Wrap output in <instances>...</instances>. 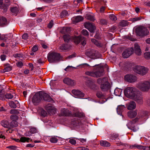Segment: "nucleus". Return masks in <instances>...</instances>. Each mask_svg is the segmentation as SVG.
I'll list each match as a JSON object with an SVG mask.
<instances>
[{
    "label": "nucleus",
    "mask_w": 150,
    "mask_h": 150,
    "mask_svg": "<svg viewBox=\"0 0 150 150\" xmlns=\"http://www.w3.org/2000/svg\"><path fill=\"white\" fill-rule=\"evenodd\" d=\"M98 66L97 68V71L96 72L87 71L85 72L86 75L90 76L98 77L102 76L103 74L104 71L103 66H101L100 64L96 65L92 67H95Z\"/></svg>",
    "instance_id": "f257e3e1"
},
{
    "label": "nucleus",
    "mask_w": 150,
    "mask_h": 150,
    "mask_svg": "<svg viewBox=\"0 0 150 150\" xmlns=\"http://www.w3.org/2000/svg\"><path fill=\"white\" fill-rule=\"evenodd\" d=\"M147 114L146 112L143 111L140 113V115L139 113L137 117L132 121H130L129 122L127 125V126L129 129L133 130L134 132H136L138 129L134 126L132 125L137 122L141 117H143L145 116Z\"/></svg>",
    "instance_id": "f03ea898"
},
{
    "label": "nucleus",
    "mask_w": 150,
    "mask_h": 150,
    "mask_svg": "<svg viewBox=\"0 0 150 150\" xmlns=\"http://www.w3.org/2000/svg\"><path fill=\"white\" fill-rule=\"evenodd\" d=\"M97 82L99 84H101L100 88L103 91H107L110 89V84L108 81L107 78L105 77L103 79L99 78L98 79Z\"/></svg>",
    "instance_id": "7ed1b4c3"
},
{
    "label": "nucleus",
    "mask_w": 150,
    "mask_h": 150,
    "mask_svg": "<svg viewBox=\"0 0 150 150\" xmlns=\"http://www.w3.org/2000/svg\"><path fill=\"white\" fill-rule=\"evenodd\" d=\"M48 61L51 63L59 61L61 57L59 53L54 52H50L47 56Z\"/></svg>",
    "instance_id": "20e7f679"
},
{
    "label": "nucleus",
    "mask_w": 150,
    "mask_h": 150,
    "mask_svg": "<svg viewBox=\"0 0 150 150\" xmlns=\"http://www.w3.org/2000/svg\"><path fill=\"white\" fill-rule=\"evenodd\" d=\"M137 87L142 91H147L150 88V83L147 81L139 83Z\"/></svg>",
    "instance_id": "39448f33"
},
{
    "label": "nucleus",
    "mask_w": 150,
    "mask_h": 150,
    "mask_svg": "<svg viewBox=\"0 0 150 150\" xmlns=\"http://www.w3.org/2000/svg\"><path fill=\"white\" fill-rule=\"evenodd\" d=\"M134 70L137 73L144 75L147 72L148 69L144 66H137L134 67Z\"/></svg>",
    "instance_id": "423d86ee"
},
{
    "label": "nucleus",
    "mask_w": 150,
    "mask_h": 150,
    "mask_svg": "<svg viewBox=\"0 0 150 150\" xmlns=\"http://www.w3.org/2000/svg\"><path fill=\"white\" fill-rule=\"evenodd\" d=\"M41 91L36 93L32 98V101L34 105H38L42 100Z\"/></svg>",
    "instance_id": "0eeeda50"
},
{
    "label": "nucleus",
    "mask_w": 150,
    "mask_h": 150,
    "mask_svg": "<svg viewBox=\"0 0 150 150\" xmlns=\"http://www.w3.org/2000/svg\"><path fill=\"white\" fill-rule=\"evenodd\" d=\"M137 33L139 36H144L147 35L149 32L147 28L143 26H140L136 29Z\"/></svg>",
    "instance_id": "6e6552de"
},
{
    "label": "nucleus",
    "mask_w": 150,
    "mask_h": 150,
    "mask_svg": "<svg viewBox=\"0 0 150 150\" xmlns=\"http://www.w3.org/2000/svg\"><path fill=\"white\" fill-rule=\"evenodd\" d=\"M134 88L132 87H128L124 90L125 96L128 97H133L135 95Z\"/></svg>",
    "instance_id": "1a4fd4ad"
},
{
    "label": "nucleus",
    "mask_w": 150,
    "mask_h": 150,
    "mask_svg": "<svg viewBox=\"0 0 150 150\" xmlns=\"http://www.w3.org/2000/svg\"><path fill=\"white\" fill-rule=\"evenodd\" d=\"M98 52L93 49H89L86 50L85 54L90 58L95 59L97 58Z\"/></svg>",
    "instance_id": "9d476101"
},
{
    "label": "nucleus",
    "mask_w": 150,
    "mask_h": 150,
    "mask_svg": "<svg viewBox=\"0 0 150 150\" xmlns=\"http://www.w3.org/2000/svg\"><path fill=\"white\" fill-rule=\"evenodd\" d=\"M45 109L50 114H54L56 112V108L51 104H48L45 106Z\"/></svg>",
    "instance_id": "9b49d317"
},
{
    "label": "nucleus",
    "mask_w": 150,
    "mask_h": 150,
    "mask_svg": "<svg viewBox=\"0 0 150 150\" xmlns=\"http://www.w3.org/2000/svg\"><path fill=\"white\" fill-rule=\"evenodd\" d=\"M134 52V49L132 47L126 49L122 53V56L124 58H128Z\"/></svg>",
    "instance_id": "f8f14e48"
},
{
    "label": "nucleus",
    "mask_w": 150,
    "mask_h": 150,
    "mask_svg": "<svg viewBox=\"0 0 150 150\" xmlns=\"http://www.w3.org/2000/svg\"><path fill=\"white\" fill-rule=\"evenodd\" d=\"M125 79L128 82L133 83L136 81L137 78L136 76L132 74H128L125 76Z\"/></svg>",
    "instance_id": "ddd939ff"
},
{
    "label": "nucleus",
    "mask_w": 150,
    "mask_h": 150,
    "mask_svg": "<svg viewBox=\"0 0 150 150\" xmlns=\"http://www.w3.org/2000/svg\"><path fill=\"white\" fill-rule=\"evenodd\" d=\"M42 100L43 99L45 101L48 102H53L54 100L47 93L41 91Z\"/></svg>",
    "instance_id": "4468645a"
},
{
    "label": "nucleus",
    "mask_w": 150,
    "mask_h": 150,
    "mask_svg": "<svg viewBox=\"0 0 150 150\" xmlns=\"http://www.w3.org/2000/svg\"><path fill=\"white\" fill-rule=\"evenodd\" d=\"M72 93L76 98H77L83 97L84 95L83 93L78 90H73Z\"/></svg>",
    "instance_id": "2eb2a0df"
},
{
    "label": "nucleus",
    "mask_w": 150,
    "mask_h": 150,
    "mask_svg": "<svg viewBox=\"0 0 150 150\" xmlns=\"http://www.w3.org/2000/svg\"><path fill=\"white\" fill-rule=\"evenodd\" d=\"M71 47L70 44H63L59 47V49L62 51L65 52L69 50Z\"/></svg>",
    "instance_id": "dca6fc26"
},
{
    "label": "nucleus",
    "mask_w": 150,
    "mask_h": 150,
    "mask_svg": "<svg viewBox=\"0 0 150 150\" xmlns=\"http://www.w3.org/2000/svg\"><path fill=\"white\" fill-rule=\"evenodd\" d=\"M133 97L134 100L139 104H142L143 103L144 101L142 96L140 94H137L136 96L135 95Z\"/></svg>",
    "instance_id": "f3484780"
},
{
    "label": "nucleus",
    "mask_w": 150,
    "mask_h": 150,
    "mask_svg": "<svg viewBox=\"0 0 150 150\" xmlns=\"http://www.w3.org/2000/svg\"><path fill=\"white\" fill-rule=\"evenodd\" d=\"M134 50L135 54L137 55H140L142 54V51L140 46L138 44L136 43L134 45Z\"/></svg>",
    "instance_id": "a211bd4d"
},
{
    "label": "nucleus",
    "mask_w": 150,
    "mask_h": 150,
    "mask_svg": "<svg viewBox=\"0 0 150 150\" xmlns=\"http://www.w3.org/2000/svg\"><path fill=\"white\" fill-rule=\"evenodd\" d=\"M85 27L90 32L92 33L96 29L95 26L90 23H86L85 24Z\"/></svg>",
    "instance_id": "6ab92c4d"
},
{
    "label": "nucleus",
    "mask_w": 150,
    "mask_h": 150,
    "mask_svg": "<svg viewBox=\"0 0 150 150\" xmlns=\"http://www.w3.org/2000/svg\"><path fill=\"white\" fill-rule=\"evenodd\" d=\"M63 81L64 83L71 86H74L75 84L74 80H72L68 78L64 79Z\"/></svg>",
    "instance_id": "aec40b11"
},
{
    "label": "nucleus",
    "mask_w": 150,
    "mask_h": 150,
    "mask_svg": "<svg viewBox=\"0 0 150 150\" xmlns=\"http://www.w3.org/2000/svg\"><path fill=\"white\" fill-rule=\"evenodd\" d=\"M15 102L13 101H10L8 103L9 106L12 108H15L19 106V102L17 100L15 101Z\"/></svg>",
    "instance_id": "412c9836"
},
{
    "label": "nucleus",
    "mask_w": 150,
    "mask_h": 150,
    "mask_svg": "<svg viewBox=\"0 0 150 150\" xmlns=\"http://www.w3.org/2000/svg\"><path fill=\"white\" fill-rule=\"evenodd\" d=\"M7 24L6 19L3 16L0 17V26L3 27Z\"/></svg>",
    "instance_id": "4be33fe9"
},
{
    "label": "nucleus",
    "mask_w": 150,
    "mask_h": 150,
    "mask_svg": "<svg viewBox=\"0 0 150 150\" xmlns=\"http://www.w3.org/2000/svg\"><path fill=\"white\" fill-rule=\"evenodd\" d=\"M10 1L9 0H6L4 4L3 2V0H0V8H2L4 6L6 7L10 5Z\"/></svg>",
    "instance_id": "5701e85b"
},
{
    "label": "nucleus",
    "mask_w": 150,
    "mask_h": 150,
    "mask_svg": "<svg viewBox=\"0 0 150 150\" xmlns=\"http://www.w3.org/2000/svg\"><path fill=\"white\" fill-rule=\"evenodd\" d=\"M83 18L81 16H77L73 17L71 20L74 22L77 23L83 21Z\"/></svg>",
    "instance_id": "b1692460"
},
{
    "label": "nucleus",
    "mask_w": 150,
    "mask_h": 150,
    "mask_svg": "<svg viewBox=\"0 0 150 150\" xmlns=\"http://www.w3.org/2000/svg\"><path fill=\"white\" fill-rule=\"evenodd\" d=\"M125 109V107L124 105H120L118 106L117 109V113L120 115H122V112Z\"/></svg>",
    "instance_id": "393cba45"
},
{
    "label": "nucleus",
    "mask_w": 150,
    "mask_h": 150,
    "mask_svg": "<svg viewBox=\"0 0 150 150\" xmlns=\"http://www.w3.org/2000/svg\"><path fill=\"white\" fill-rule=\"evenodd\" d=\"M137 114V112L134 111H131L127 113L128 116L130 118H133L136 116Z\"/></svg>",
    "instance_id": "a878e982"
},
{
    "label": "nucleus",
    "mask_w": 150,
    "mask_h": 150,
    "mask_svg": "<svg viewBox=\"0 0 150 150\" xmlns=\"http://www.w3.org/2000/svg\"><path fill=\"white\" fill-rule=\"evenodd\" d=\"M136 104L135 102L132 101L129 104L127 107V109L129 110L134 109L135 108Z\"/></svg>",
    "instance_id": "bb28decb"
},
{
    "label": "nucleus",
    "mask_w": 150,
    "mask_h": 150,
    "mask_svg": "<svg viewBox=\"0 0 150 150\" xmlns=\"http://www.w3.org/2000/svg\"><path fill=\"white\" fill-rule=\"evenodd\" d=\"M61 114L62 116H69L71 114L67 109H62L61 112Z\"/></svg>",
    "instance_id": "cd10ccee"
},
{
    "label": "nucleus",
    "mask_w": 150,
    "mask_h": 150,
    "mask_svg": "<svg viewBox=\"0 0 150 150\" xmlns=\"http://www.w3.org/2000/svg\"><path fill=\"white\" fill-rule=\"evenodd\" d=\"M1 125L4 127L10 128L9 124L8 121L6 120H3L1 122Z\"/></svg>",
    "instance_id": "c85d7f7f"
},
{
    "label": "nucleus",
    "mask_w": 150,
    "mask_h": 150,
    "mask_svg": "<svg viewBox=\"0 0 150 150\" xmlns=\"http://www.w3.org/2000/svg\"><path fill=\"white\" fill-rule=\"evenodd\" d=\"M100 145L105 147L109 146L110 145V144L108 142L106 141L101 140L100 142Z\"/></svg>",
    "instance_id": "c756f323"
},
{
    "label": "nucleus",
    "mask_w": 150,
    "mask_h": 150,
    "mask_svg": "<svg viewBox=\"0 0 150 150\" xmlns=\"http://www.w3.org/2000/svg\"><path fill=\"white\" fill-rule=\"evenodd\" d=\"M4 67V69L3 70L4 72L8 71L11 70L12 68L9 64H5Z\"/></svg>",
    "instance_id": "7c9ffc66"
},
{
    "label": "nucleus",
    "mask_w": 150,
    "mask_h": 150,
    "mask_svg": "<svg viewBox=\"0 0 150 150\" xmlns=\"http://www.w3.org/2000/svg\"><path fill=\"white\" fill-rule=\"evenodd\" d=\"M118 136L119 135L118 134L113 133L110 134V137L111 139L112 140H116L117 141H118V139H119L118 138Z\"/></svg>",
    "instance_id": "2f4dec72"
},
{
    "label": "nucleus",
    "mask_w": 150,
    "mask_h": 150,
    "mask_svg": "<svg viewBox=\"0 0 150 150\" xmlns=\"http://www.w3.org/2000/svg\"><path fill=\"white\" fill-rule=\"evenodd\" d=\"M122 90L120 88H116L114 91V94L116 96H120L121 94Z\"/></svg>",
    "instance_id": "473e14b6"
},
{
    "label": "nucleus",
    "mask_w": 150,
    "mask_h": 150,
    "mask_svg": "<svg viewBox=\"0 0 150 150\" xmlns=\"http://www.w3.org/2000/svg\"><path fill=\"white\" fill-rule=\"evenodd\" d=\"M11 11L13 13L16 14L18 13L19 11V8L17 7H13L11 8Z\"/></svg>",
    "instance_id": "72a5a7b5"
},
{
    "label": "nucleus",
    "mask_w": 150,
    "mask_h": 150,
    "mask_svg": "<svg viewBox=\"0 0 150 150\" xmlns=\"http://www.w3.org/2000/svg\"><path fill=\"white\" fill-rule=\"evenodd\" d=\"M32 140V139L30 140V139L29 138H26L25 137H21V141L22 142H29L30 141L31 142Z\"/></svg>",
    "instance_id": "f704fd0d"
},
{
    "label": "nucleus",
    "mask_w": 150,
    "mask_h": 150,
    "mask_svg": "<svg viewBox=\"0 0 150 150\" xmlns=\"http://www.w3.org/2000/svg\"><path fill=\"white\" fill-rule=\"evenodd\" d=\"M5 92L4 90L0 89V99L1 100L5 99Z\"/></svg>",
    "instance_id": "c9c22d12"
},
{
    "label": "nucleus",
    "mask_w": 150,
    "mask_h": 150,
    "mask_svg": "<svg viewBox=\"0 0 150 150\" xmlns=\"http://www.w3.org/2000/svg\"><path fill=\"white\" fill-rule=\"evenodd\" d=\"M97 96L99 98L103 99L105 98V95L103 94L100 91H98L96 94Z\"/></svg>",
    "instance_id": "e433bc0d"
},
{
    "label": "nucleus",
    "mask_w": 150,
    "mask_h": 150,
    "mask_svg": "<svg viewBox=\"0 0 150 150\" xmlns=\"http://www.w3.org/2000/svg\"><path fill=\"white\" fill-rule=\"evenodd\" d=\"M10 128L16 127L18 126L17 121H12L9 125Z\"/></svg>",
    "instance_id": "4c0bfd02"
},
{
    "label": "nucleus",
    "mask_w": 150,
    "mask_h": 150,
    "mask_svg": "<svg viewBox=\"0 0 150 150\" xmlns=\"http://www.w3.org/2000/svg\"><path fill=\"white\" fill-rule=\"evenodd\" d=\"M129 22L127 21L123 20L121 21L120 23V25L122 27H125L128 25Z\"/></svg>",
    "instance_id": "58836bf2"
},
{
    "label": "nucleus",
    "mask_w": 150,
    "mask_h": 150,
    "mask_svg": "<svg viewBox=\"0 0 150 150\" xmlns=\"http://www.w3.org/2000/svg\"><path fill=\"white\" fill-rule=\"evenodd\" d=\"M91 41L95 45L98 47H101L102 45L101 44L98 42V41L95 39H91Z\"/></svg>",
    "instance_id": "ea45409f"
},
{
    "label": "nucleus",
    "mask_w": 150,
    "mask_h": 150,
    "mask_svg": "<svg viewBox=\"0 0 150 150\" xmlns=\"http://www.w3.org/2000/svg\"><path fill=\"white\" fill-rule=\"evenodd\" d=\"M63 38L64 42L68 43L71 39V37L69 35L66 34L63 36Z\"/></svg>",
    "instance_id": "a19ab883"
},
{
    "label": "nucleus",
    "mask_w": 150,
    "mask_h": 150,
    "mask_svg": "<svg viewBox=\"0 0 150 150\" xmlns=\"http://www.w3.org/2000/svg\"><path fill=\"white\" fill-rule=\"evenodd\" d=\"M81 40V37L80 36L76 37L74 38V42L76 44H79Z\"/></svg>",
    "instance_id": "79ce46f5"
},
{
    "label": "nucleus",
    "mask_w": 150,
    "mask_h": 150,
    "mask_svg": "<svg viewBox=\"0 0 150 150\" xmlns=\"http://www.w3.org/2000/svg\"><path fill=\"white\" fill-rule=\"evenodd\" d=\"M68 15V12L66 10H64L61 13L60 16L61 18H63L67 16Z\"/></svg>",
    "instance_id": "37998d69"
},
{
    "label": "nucleus",
    "mask_w": 150,
    "mask_h": 150,
    "mask_svg": "<svg viewBox=\"0 0 150 150\" xmlns=\"http://www.w3.org/2000/svg\"><path fill=\"white\" fill-rule=\"evenodd\" d=\"M141 145H138L137 144H135L134 145H130L129 147L131 149H140L141 147Z\"/></svg>",
    "instance_id": "c03bdc74"
},
{
    "label": "nucleus",
    "mask_w": 150,
    "mask_h": 150,
    "mask_svg": "<svg viewBox=\"0 0 150 150\" xmlns=\"http://www.w3.org/2000/svg\"><path fill=\"white\" fill-rule=\"evenodd\" d=\"M13 97V95L11 93H7L5 95V98L8 99L12 98Z\"/></svg>",
    "instance_id": "a18cd8bd"
},
{
    "label": "nucleus",
    "mask_w": 150,
    "mask_h": 150,
    "mask_svg": "<svg viewBox=\"0 0 150 150\" xmlns=\"http://www.w3.org/2000/svg\"><path fill=\"white\" fill-rule=\"evenodd\" d=\"M70 30V28L69 27H64L62 30V32L64 33H68L69 31Z\"/></svg>",
    "instance_id": "49530a36"
},
{
    "label": "nucleus",
    "mask_w": 150,
    "mask_h": 150,
    "mask_svg": "<svg viewBox=\"0 0 150 150\" xmlns=\"http://www.w3.org/2000/svg\"><path fill=\"white\" fill-rule=\"evenodd\" d=\"M10 119L12 121H16L18 120V117L16 115H12L11 116Z\"/></svg>",
    "instance_id": "de8ad7c7"
},
{
    "label": "nucleus",
    "mask_w": 150,
    "mask_h": 150,
    "mask_svg": "<svg viewBox=\"0 0 150 150\" xmlns=\"http://www.w3.org/2000/svg\"><path fill=\"white\" fill-rule=\"evenodd\" d=\"M10 113L11 114H18L19 113V112L18 110L12 109L10 110Z\"/></svg>",
    "instance_id": "09e8293b"
},
{
    "label": "nucleus",
    "mask_w": 150,
    "mask_h": 150,
    "mask_svg": "<svg viewBox=\"0 0 150 150\" xmlns=\"http://www.w3.org/2000/svg\"><path fill=\"white\" fill-rule=\"evenodd\" d=\"M144 56V57L147 59H150V52H148L145 53Z\"/></svg>",
    "instance_id": "8fccbe9b"
},
{
    "label": "nucleus",
    "mask_w": 150,
    "mask_h": 150,
    "mask_svg": "<svg viewBox=\"0 0 150 150\" xmlns=\"http://www.w3.org/2000/svg\"><path fill=\"white\" fill-rule=\"evenodd\" d=\"M86 18L87 19L92 21H93L95 20L94 16L91 15H87Z\"/></svg>",
    "instance_id": "3c124183"
},
{
    "label": "nucleus",
    "mask_w": 150,
    "mask_h": 150,
    "mask_svg": "<svg viewBox=\"0 0 150 150\" xmlns=\"http://www.w3.org/2000/svg\"><path fill=\"white\" fill-rule=\"evenodd\" d=\"M142 18L141 17H137L134 18H131L130 21L132 22H134L139 21L142 19Z\"/></svg>",
    "instance_id": "603ef678"
},
{
    "label": "nucleus",
    "mask_w": 150,
    "mask_h": 150,
    "mask_svg": "<svg viewBox=\"0 0 150 150\" xmlns=\"http://www.w3.org/2000/svg\"><path fill=\"white\" fill-rule=\"evenodd\" d=\"M58 139L57 138L54 137H51L50 139V141L52 143H56L58 141Z\"/></svg>",
    "instance_id": "864d4df0"
},
{
    "label": "nucleus",
    "mask_w": 150,
    "mask_h": 150,
    "mask_svg": "<svg viewBox=\"0 0 150 150\" xmlns=\"http://www.w3.org/2000/svg\"><path fill=\"white\" fill-rule=\"evenodd\" d=\"M140 149L143 150H149L150 149V146H144L141 145Z\"/></svg>",
    "instance_id": "5fc2aeb1"
},
{
    "label": "nucleus",
    "mask_w": 150,
    "mask_h": 150,
    "mask_svg": "<svg viewBox=\"0 0 150 150\" xmlns=\"http://www.w3.org/2000/svg\"><path fill=\"white\" fill-rule=\"evenodd\" d=\"M109 18L112 20L114 21H116L117 19L115 16L113 14H111L110 15Z\"/></svg>",
    "instance_id": "6e6d98bb"
},
{
    "label": "nucleus",
    "mask_w": 150,
    "mask_h": 150,
    "mask_svg": "<svg viewBox=\"0 0 150 150\" xmlns=\"http://www.w3.org/2000/svg\"><path fill=\"white\" fill-rule=\"evenodd\" d=\"M16 65L18 67L21 68L23 66V64L21 61L18 62L16 63Z\"/></svg>",
    "instance_id": "4d7b16f0"
},
{
    "label": "nucleus",
    "mask_w": 150,
    "mask_h": 150,
    "mask_svg": "<svg viewBox=\"0 0 150 150\" xmlns=\"http://www.w3.org/2000/svg\"><path fill=\"white\" fill-rule=\"evenodd\" d=\"M41 116L45 117L47 114V113L45 110L42 109L41 110Z\"/></svg>",
    "instance_id": "13d9d810"
},
{
    "label": "nucleus",
    "mask_w": 150,
    "mask_h": 150,
    "mask_svg": "<svg viewBox=\"0 0 150 150\" xmlns=\"http://www.w3.org/2000/svg\"><path fill=\"white\" fill-rule=\"evenodd\" d=\"M75 115L79 117H82L84 116V115L81 112H78L75 113Z\"/></svg>",
    "instance_id": "bf43d9fd"
},
{
    "label": "nucleus",
    "mask_w": 150,
    "mask_h": 150,
    "mask_svg": "<svg viewBox=\"0 0 150 150\" xmlns=\"http://www.w3.org/2000/svg\"><path fill=\"white\" fill-rule=\"evenodd\" d=\"M37 130L35 128H32L30 130V132L31 134H34L37 132Z\"/></svg>",
    "instance_id": "052dcab7"
},
{
    "label": "nucleus",
    "mask_w": 150,
    "mask_h": 150,
    "mask_svg": "<svg viewBox=\"0 0 150 150\" xmlns=\"http://www.w3.org/2000/svg\"><path fill=\"white\" fill-rule=\"evenodd\" d=\"M53 25V21L52 20L48 24L47 27L49 28H51Z\"/></svg>",
    "instance_id": "680f3d73"
},
{
    "label": "nucleus",
    "mask_w": 150,
    "mask_h": 150,
    "mask_svg": "<svg viewBox=\"0 0 150 150\" xmlns=\"http://www.w3.org/2000/svg\"><path fill=\"white\" fill-rule=\"evenodd\" d=\"M69 142L71 144L75 145L76 143V141L74 139H70L69 141Z\"/></svg>",
    "instance_id": "e2e57ef3"
},
{
    "label": "nucleus",
    "mask_w": 150,
    "mask_h": 150,
    "mask_svg": "<svg viewBox=\"0 0 150 150\" xmlns=\"http://www.w3.org/2000/svg\"><path fill=\"white\" fill-rule=\"evenodd\" d=\"M82 34L84 35H88V33L86 30H83L81 31Z\"/></svg>",
    "instance_id": "0e129e2a"
},
{
    "label": "nucleus",
    "mask_w": 150,
    "mask_h": 150,
    "mask_svg": "<svg viewBox=\"0 0 150 150\" xmlns=\"http://www.w3.org/2000/svg\"><path fill=\"white\" fill-rule=\"evenodd\" d=\"M75 139H76L77 140H79L80 141L82 142V143H83L84 142H86V139H83V138H80L78 139V138H75Z\"/></svg>",
    "instance_id": "69168bd1"
},
{
    "label": "nucleus",
    "mask_w": 150,
    "mask_h": 150,
    "mask_svg": "<svg viewBox=\"0 0 150 150\" xmlns=\"http://www.w3.org/2000/svg\"><path fill=\"white\" fill-rule=\"evenodd\" d=\"M28 37V34L25 33L22 36V38L24 40H26L27 39Z\"/></svg>",
    "instance_id": "338daca9"
},
{
    "label": "nucleus",
    "mask_w": 150,
    "mask_h": 150,
    "mask_svg": "<svg viewBox=\"0 0 150 150\" xmlns=\"http://www.w3.org/2000/svg\"><path fill=\"white\" fill-rule=\"evenodd\" d=\"M72 68L73 67L72 66H68L65 69V70L67 71H70Z\"/></svg>",
    "instance_id": "774afa93"
}]
</instances>
